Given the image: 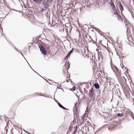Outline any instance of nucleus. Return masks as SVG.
<instances>
[{
    "label": "nucleus",
    "mask_w": 134,
    "mask_h": 134,
    "mask_svg": "<svg viewBox=\"0 0 134 134\" xmlns=\"http://www.w3.org/2000/svg\"><path fill=\"white\" fill-rule=\"evenodd\" d=\"M112 8V9L114 10V11H116V8L115 5L111 7Z\"/></svg>",
    "instance_id": "obj_15"
},
{
    "label": "nucleus",
    "mask_w": 134,
    "mask_h": 134,
    "mask_svg": "<svg viewBox=\"0 0 134 134\" xmlns=\"http://www.w3.org/2000/svg\"><path fill=\"white\" fill-rule=\"evenodd\" d=\"M65 73H66L65 72Z\"/></svg>",
    "instance_id": "obj_45"
},
{
    "label": "nucleus",
    "mask_w": 134,
    "mask_h": 134,
    "mask_svg": "<svg viewBox=\"0 0 134 134\" xmlns=\"http://www.w3.org/2000/svg\"><path fill=\"white\" fill-rule=\"evenodd\" d=\"M90 128L91 129H92L93 127H91L90 126H85L82 128V132L85 133H86L88 132L89 131V129Z\"/></svg>",
    "instance_id": "obj_1"
},
{
    "label": "nucleus",
    "mask_w": 134,
    "mask_h": 134,
    "mask_svg": "<svg viewBox=\"0 0 134 134\" xmlns=\"http://www.w3.org/2000/svg\"><path fill=\"white\" fill-rule=\"evenodd\" d=\"M74 48H73L70 51V52L68 53L67 55L66 56V58L69 57L70 56L71 53H72L73 51L74 50Z\"/></svg>",
    "instance_id": "obj_5"
},
{
    "label": "nucleus",
    "mask_w": 134,
    "mask_h": 134,
    "mask_svg": "<svg viewBox=\"0 0 134 134\" xmlns=\"http://www.w3.org/2000/svg\"><path fill=\"white\" fill-rule=\"evenodd\" d=\"M36 3H40L41 0H33Z\"/></svg>",
    "instance_id": "obj_12"
},
{
    "label": "nucleus",
    "mask_w": 134,
    "mask_h": 134,
    "mask_svg": "<svg viewBox=\"0 0 134 134\" xmlns=\"http://www.w3.org/2000/svg\"><path fill=\"white\" fill-rule=\"evenodd\" d=\"M125 114L126 115H130V116H131L132 115H133V113L131 112H130L129 111H126Z\"/></svg>",
    "instance_id": "obj_7"
},
{
    "label": "nucleus",
    "mask_w": 134,
    "mask_h": 134,
    "mask_svg": "<svg viewBox=\"0 0 134 134\" xmlns=\"http://www.w3.org/2000/svg\"><path fill=\"white\" fill-rule=\"evenodd\" d=\"M94 92V91L92 88L91 90H89V96L91 99L94 98L93 97Z\"/></svg>",
    "instance_id": "obj_2"
},
{
    "label": "nucleus",
    "mask_w": 134,
    "mask_h": 134,
    "mask_svg": "<svg viewBox=\"0 0 134 134\" xmlns=\"http://www.w3.org/2000/svg\"><path fill=\"white\" fill-rule=\"evenodd\" d=\"M50 1L49 0H47V1H46V2H47V3L48 2H49Z\"/></svg>",
    "instance_id": "obj_32"
},
{
    "label": "nucleus",
    "mask_w": 134,
    "mask_h": 134,
    "mask_svg": "<svg viewBox=\"0 0 134 134\" xmlns=\"http://www.w3.org/2000/svg\"><path fill=\"white\" fill-rule=\"evenodd\" d=\"M114 14L116 15L117 16L119 15L118 13L117 12L115 11Z\"/></svg>",
    "instance_id": "obj_17"
},
{
    "label": "nucleus",
    "mask_w": 134,
    "mask_h": 134,
    "mask_svg": "<svg viewBox=\"0 0 134 134\" xmlns=\"http://www.w3.org/2000/svg\"><path fill=\"white\" fill-rule=\"evenodd\" d=\"M117 17H118V19L119 20L121 21H122L123 19H122V18L121 16L120 15H118Z\"/></svg>",
    "instance_id": "obj_13"
},
{
    "label": "nucleus",
    "mask_w": 134,
    "mask_h": 134,
    "mask_svg": "<svg viewBox=\"0 0 134 134\" xmlns=\"http://www.w3.org/2000/svg\"><path fill=\"white\" fill-rule=\"evenodd\" d=\"M124 22L125 24V25L126 26H127L128 25L127 24V23L126 22L125 20Z\"/></svg>",
    "instance_id": "obj_26"
},
{
    "label": "nucleus",
    "mask_w": 134,
    "mask_h": 134,
    "mask_svg": "<svg viewBox=\"0 0 134 134\" xmlns=\"http://www.w3.org/2000/svg\"><path fill=\"white\" fill-rule=\"evenodd\" d=\"M43 4L44 6V8L46 9H47L48 7V5H47L48 3L47 2H44L43 3Z\"/></svg>",
    "instance_id": "obj_8"
},
{
    "label": "nucleus",
    "mask_w": 134,
    "mask_h": 134,
    "mask_svg": "<svg viewBox=\"0 0 134 134\" xmlns=\"http://www.w3.org/2000/svg\"><path fill=\"white\" fill-rule=\"evenodd\" d=\"M59 84H58V86H59ZM59 87H60L61 86V85L60 84H59Z\"/></svg>",
    "instance_id": "obj_34"
},
{
    "label": "nucleus",
    "mask_w": 134,
    "mask_h": 134,
    "mask_svg": "<svg viewBox=\"0 0 134 134\" xmlns=\"http://www.w3.org/2000/svg\"><path fill=\"white\" fill-rule=\"evenodd\" d=\"M34 72H35L36 73H37L40 76H41V77H42V76H41L40 75L38 74L36 72V71H34V70H33V69L32 70Z\"/></svg>",
    "instance_id": "obj_30"
},
{
    "label": "nucleus",
    "mask_w": 134,
    "mask_h": 134,
    "mask_svg": "<svg viewBox=\"0 0 134 134\" xmlns=\"http://www.w3.org/2000/svg\"><path fill=\"white\" fill-rule=\"evenodd\" d=\"M119 3L120 5L119 8L121 12H122V11H123L124 10L123 7L120 2H119Z\"/></svg>",
    "instance_id": "obj_6"
},
{
    "label": "nucleus",
    "mask_w": 134,
    "mask_h": 134,
    "mask_svg": "<svg viewBox=\"0 0 134 134\" xmlns=\"http://www.w3.org/2000/svg\"><path fill=\"white\" fill-rule=\"evenodd\" d=\"M77 108L76 107H75V108H73V111H74V112H75V111H76V112H77Z\"/></svg>",
    "instance_id": "obj_19"
},
{
    "label": "nucleus",
    "mask_w": 134,
    "mask_h": 134,
    "mask_svg": "<svg viewBox=\"0 0 134 134\" xmlns=\"http://www.w3.org/2000/svg\"><path fill=\"white\" fill-rule=\"evenodd\" d=\"M76 131L74 130L72 134H75L76 132Z\"/></svg>",
    "instance_id": "obj_27"
},
{
    "label": "nucleus",
    "mask_w": 134,
    "mask_h": 134,
    "mask_svg": "<svg viewBox=\"0 0 134 134\" xmlns=\"http://www.w3.org/2000/svg\"><path fill=\"white\" fill-rule=\"evenodd\" d=\"M109 85L110 86H111L113 84V83L111 82V81H109Z\"/></svg>",
    "instance_id": "obj_20"
},
{
    "label": "nucleus",
    "mask_w": 134,
    "mask_h": 134,
    "mask_svg": "<svg viewBox=\"0 0 134 134\" xmlns=\"http://www.w3.org/2000/svg\"><path fill=\"white\" fill-rule=\"evenodd\" d=\"M47 9H46L45 8H42V10H41V12H43V11H44L45 10H46Z\"/></svg>",
    "instance_id": "obj_21"
},
{
    "label": "nucleus",
    "mask_w": 134,
    "mask_h": 134,
    "mask_svg": "<svg viewBox=\"0 0 134 134\" xmlns=\"http://www.w3.org/2000/svg\"><path fill=\"white\" fill-rule=\"evenodd\" d=\"M94 29L96 31H97L98 32V31H99V29L95 27Z\"/></svg>",
    "instance_id": "obj_22"
},
{
    "label": "nucleus",
    "mask_w": 134,
    "mask_h": 134,
    "mask_svg": "<svg viewBox=\"0 0 134 134\" xmlns=\"http://www.w3.org/2000/svg\"><path fill=\"white\" fill-rule=\"evenodd\" d=\"M94 86L96 89H98L99 87V86L98 84L97 83H95L94 84Z\"/></svg>",
    "instance_id": "obj_11"
},
{
    "label": "nucleus",
    "mask_w": 134,
    "mask_h": 134,
    "mask_svg": "<svg viewBox=\"0 0 134 134\" xmlns=\"http://www.w3.org/2000/svg\"><path fill=\"white\" fill-rule=\"evenodd\" d=\"M131 117L132 119L134 120V118H133V115H132L131 116Z\"/></svg>",
    "instance_id": "obj_29"
},
{
    "label": "nucleus",
    "mask_w": 134,
    "mask_h": 134,
    "mask_svg": "<svg viewBox=\"0 0 134 134\" xmlns=\"http://www.w3.org/2000/svg\"><path fill=\"white\" fill-rule=\"evenodd\" d=\"M65 30H66V31L68 30H67V29H65Z\"/></svg>",
    "instance_id": "obj_35"
},
{
    "label": "nucleus",
    "mask_w": 134,
    "mask_h": 134,
    "mask_svg": "<svg viewBox=\"0 0 134 134\" xmlns=\"http://www.w3.org/2000/svg\"><path fill=\"white\" fill-rule=\"evenodd\" d=\"M20 53L21 54V55L25 59V57H24V56H23V55L22 53Z\"/></svg>",
    "instance_id": "obj_31"
},
{
    "label": "nucleus",
    "mask_w": 134,
    "mask_h": 134,
    "mask_svg": "<svg viewBox=\"0 0 134 134\" xmlns=\"http://www.w3.org/2000/svg\"><path fill=\"white\" fill-rule=\"evenodd\" d=\"M111 6V7L114 5V3H111V4H110Z\"/></svg>",
    "instance_id": "obj_24"
},
{
    "label": "nucleus",
    "mask_w": 134,
    "mask_h": 134,
    "mask_svg": "<svg viewBox=\"0 0 134 134\" xmlns=\"http://www.w3.org/2000/svg\"><path fill=\"white\" fill-rule=\"evenodd\" d=\"M30 67L32 69V70H33V69L31 67V66H30Z\"/></svg>",
    "instance_id": "obj_43"
},
{
    "label": "nucleus",
    "mask_w": 134,
    "mask_h": 134,
    "mask_svg": "<svg viewBox=\"0 0 134 134\" xmlns=\"http://www.w3.org/2000/svg\"><path fill=\"white\" fill-rule=\"evenodd\" d=\"M58 104L59 105V107L61 108L62 109H64V110H67V109H66L65 108V107H64L60 103H58Z\"/></svg>",
    "instance_id": "obj_9"
},
{
    "label": "nucleus",
    "mask_w": 134,
    "mask_h": 134,
    "mask_svg": "<svg viewBox=\"0 0 134 134\" xmlns=\"http://www.w3.org/2000/svg\"><path fill=\"white\" fill-rule=\"evenodd\" d=\"M57 88H58L59 89H61L62 90H63V89H62V88H58V87Z\"/></svg>",
    "instance_id": "obj_33"
},
{
    "label": "nucleus",
    "mask_w": 134,
    "mask_h": 134,
    "mask_svg": "<svg viewBox=\"0 0 134 134\" xmlns=\"http://www.w3.org/2000/svg\"><path fill=\"white\" fill-rule=\"evenodd\" d=\"M114 3L113 1H112V0H110V2H109V4H111V3Z\"/></svg>",
    "instance_id": "obj_23"
},
{
    "label": "nucleus",
    "mask_w": 134,
    "mask_h": 134,
    "mask_svg": "<svg viewBox=\"0 0 134 134\" xmlns=\"http://www.w3.org/2000/svg\"><path fill=\"white\" fill-rule=\"evenodd\" d=\"M25 60H26V62H27V60H26V59H25Z\"/></svg>",
    "instance_id": "obj_37"
},
{
    "label": "nucleus",
    "mask_w": 134,
    "mask_h": 134,
    "mask_svg": "<svg viewBox=\"0 0 134 134\" xmlns=\"http://www.w3.org/2000/svg\"><path fill=\"white\" fill-rule=\"evenodd\" d=\"M77 127L76 126L75 129L74 130H75L77 131Z\"/></svg>",
    "instance_id": "obj_28"
},
{
    "label": "nucleus",
    "mask_w": 134,
    "mask_h": 134,
    "mask_svg": "<svg viewBox=\"0 0 134 134\" xmlns=\"http://www.w3.org/2000/svg\"><path fill=\"white\" fill-rule=\"evenodd\" d=\"M25 60H26V62H27V60H26V59H25Z\"/></svg>",
    "instance_id": "obj_39"
},
{
    "label": "nucleus",
    "mask_w": 134,
    "mask_h": 134,
    "mask_svg": "<svg viewBox=\"0 0 134 134\" xmlns=\"http://www.w3.org/2000/svg\"><path fill=\"white\" fill-rule=\"evenodd\" d=\"M92 41H93V42L94 41L93 40H92Z\"/></svg>",
    "instance_id": "obj_44"
},
{
    "label": "nucleus",
    "mask_w": 134,
    "mask_h": 134,
    "mask_svg": "<svg viewBox=\"0 0 134 134\" xmlns=\"http://www.w3.org/2000/svg\"><path fill=\"white\" fill-rule=\"evenodd\" d=\"M119 118H122L124 116V114H122L118 113L116 115Z\"/></svg>",
    "instance_id": "obj_10"
},
{
    "label": "nucleus",
    "mask_w": 134,
    "mask_h": 134,
    "mask_svg": "<svg viewBox=\"0 0 134 134\" xmlns=\"http://www.w3.org/2000/svg\"><path fill=\"white\" fill-rule=\"evenodd\" d=\"M40 96H42L43 97H46L48 98H51V96L50 95H48V96H46V95H40Z\"/></svg>",
    "instance_id": "obj_14"
},
{
    "label": "nucleus",
    "mask_w": 134,
    "mask_h": 134,
    "mask_svg": "<svg viewBox=\"0 0 134 134\" xmlns=\"http://www.w3.org/2000/svg\"><path fill=\"white\" fill-rule=\"evenodd\" d=\"M27 63H28V64H29V65L30 66V65H29V64L27 62Z\"/></svg>",
    "instance_id": "obj_42"
},
{
    "label": "nucleus",
    "mask_w": 134,
    "mask_h": 134,
    "mask_svg": "<svg viewBox=\"0 0 134 134\" xmlns=\"http://www.w3.org/2000/svg\"><path fill=\"white\" fill-rule=\"evenodd\" d=\"M111 69L114 72H117L118 71V69L117 67L115 65H111Z\"/></svg>",
    "instance_id": "obj_4"
},
{
    "label": "nucleus",
    "mask_w": 134,
    "mask_h": 134,
    "mask_svg": "<svg viewBox=\"0 0 134 134\" xmlns=\"http://www.w3.org/2000/svg\"><path fill=\"white\" fill-rule=\"evenodd\" d=\"M88 113V107H87L86 109V111L85 112V113L87 114V113Z\"/></svg>",
    "instance_id": "obj_18"
},
{
    "label": "nucleus",
    "mask_w": 134,
    "mask_h": 134,
    "mask_svg": "<svg viewBox=\"0 0 134 134\" xmlns=\"http://www.w3.org/2000/svg\"><path fill=\"white\" fill-rule=\"evenodd\" d=\"M1 30L2 31H3V30H2V29H1Z\"/></svg>",
    "instance_id": "obj_36"
},
{
    "label": "nucleus",
    "mask_w": 134,
    "mask_h": 134,
    "mask_svg": "<svg viewBox=\"0 0 134 134\" xmlns=\"http://www.w3.org/2000/svg\"><path fill=\"white\" fill-rule=\"evenodd\" d=\"M25 60H26V62H27V60H26V59H25Z\"/></svg>",
    "instance_id": "obj_38"
},
{
    "label": "nucleus",
    "mask_w": 134,
    "mask_h": 134,
    "mask_svg": "<svg viewBox=\"0 0 134 134\" xmlns=\"http://www.w3.org/2000/svg\"><path fill=\"white\" fill-rule=\"evenodd\" d=\"M106 80L108 82H109V81H111V79L110 78H106Z\"/></svg>",
    "instance_id": "obj_16"
},
{
    "label": "nucleus",
    "mask_w": 134,
    "mask_h": 134,
    "mask_svg": "<svg viewBox=\"0 0 134 134\" xmlns=\"http://www.w3.org/2000/svg\"><path fill=\"white\" fill-rule=\"evenodd\" d=\"M39 47L40 49V51L42 52V53L44 55L46 54V51L44 47L42 45H41L39 46Z\"/></svg>",
    "instance_id": "obj_3"
},
{
    "label": "nucleus",
    "mask_w": 134,
    "mask_h": 134,
    "mask_svg": "<svg viewBox=\"0 0 134 134\" xmlns=\"http://www.w3.org/2000/svg\"><path fill=\"white\" fill-rule=\"evenodd\" d=\"M25 60H26V62H27V60H26V59H25Z\"/></svg>",
    "instance_id": "obj_40"
},
{
    "label": "nucleus",
    "mask_w": 134,
    "mask_h": 134,
    "mask_svg": "<svg viewBox=\"0 0 134 134\" xmlns=\"http://www.w3.org/2000/svg\"><path fill=\"white\" fill-rule=\"evenodd\" d=\"M67 81V82H68V81Z\"/></svg>",
    "instance_id": "obj_41"
},
{
    "label": "nucleus",
    "mask_w": 134,
    "mask_h": 134,
    "mask_svg": "<svg viewBox=\"0 0 134 134\" xmlns=\"http://www.w3.org/2000/svg\"><path fill=\"white\" fill-rule=\"evenodd\" d=\"M72 89L73 91H75L76 89L75 87V86H73L72 87Z\"/></svg>",
    "instance_id": "obj_25"
}]
</instances>
